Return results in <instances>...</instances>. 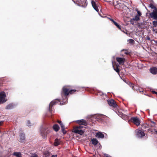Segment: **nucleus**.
Masks as SVG:
<instances>
[{"instance_id": "f257e3e1", "label": "nucleus", "mask_w": 157, "mask_h": 157, "mask_svg": "<svg viewBox=\"0 0 157 157\" xmlns=\"http://www.w3.org/2000/svg\"><path fill=\"white\" fill-rule=\"evenodd\" d=\"M69 86H64L62 89V91L61 93V96L63 98H64L67 100V96L69 94H72L75 92L77 90H70Z\"/></svg>"}, {"instance_id": "f03ea898", "label": "nucleus", "mask_w": 157, "mask_h": 157, "mask_svg": "<svg viewBox=\"0 0 157 157\" xmlns=\"http://www.w3.org/2000/svg\"><path fill=\"white\" fill-rule=\"evenodd\" d=\"M149 6L154 9L152 12L150 13V17L154 20H157V8L152 4H150Z\"/></svg>"}, {"instance_id": "7ed1b4c3", "label": "nucleus", "mask_w": 157, "mask_h": 157, "mask_svg": "<svg viewBox=\"0 0 157 157\" xmlns=\"http://www.w3.org/2000/svg\"><path fill=\"white\" fill-rule=\"evenodd\" d=\"M83 127L82 125H78L75 126L73 128L74 132L75 133L80 135L83 134L85 132V130L82 129Z\"/></svg>"}, {"instance_id": "20e7f679", "label": "nucleus", "mask_w": 157, "mask_h": 157, "mask_svg": "<svg viewBox=\"0 0 157 157\" xmlns=\"http://www.w3.org/2000/svg\"><path fill=\"white\" fill-rule=\"evenodd\" d=\"M129 121L133 123L137 126L140 125V120L137 117H132L129 120Z\"/></svg>"}, {"instance_id": "39448f33", "label": "nucleus", "mask_w": 157, "mask_h": 157, "mask_svg": "<svg viewBox=\"0 0 157 157\" xmlns=\"http://www.w3.org/2000/svg\"><path fill=\"white\" fill-rule=\"evenodd\" d=\"M6 97L5 93L2 91L0 93V104L6 102V100L5 98Z\"/></svg>"}, {"instance_id": "423d86ee", "label": "nucleus", "mask_w": 157, "mask_h": 157, "mask_svg": "<svg viewBox=\"0 0 157 157\" xmlns=\"http://www.w3.org/2000/svg\"><path fill=\"white\" fill-rule=\"evenodd\" d=\"M75 4L79 6L84 7H86L87 5L86 0H79Z\"/></svg>"}, {"instance_id": "0eeeda50", "label": "nucleus", "mask_w": 157, "mask_h": 157, "mask_svg": "<svg viewBox=\"0 0 157 157\" xmlns=\"http://www.w3.org/2000/svg\"><path fill=\"white\" fill-rule=\"evenodd\" d=\"M136 10L137 11V13L135 15L134 17L133 18L136 20V21H138L140 20V17L142 15V13L137 9Z\"/></svg>"}, {"instance_id": "6e6552de", "label": "nucleus", "mask_w": 157, "mask_h": 157, "mask_svg": "<svg viewBox=\"0 0 157 157\" xmlns=\"http://www.w3.org/2000/svg\"><path fill=\"white\" fill-rule=\"evenodd\" d=\"M76 122L79 124V125L86 126L87 124L86 121L84 119L79 120L76 121Z\"/></svg>"}, {"instance_id": "1a4fd4ad", "label": "nucleus", "mask_w": 157, "mask_h": 157, "mask_svg": "<svg viewBox=\"0 0 157 157\" xmlns=\"http://www.w3.org/2000/svg\"><path fill=\"white\" fill-rule=\"evenodd\" d=\"M110 4L113 5L115 6V8L117 9H119L120 8V6L121 5V3L118 2L117 0H113V3H112L110 2Z\"/></svg>"}, {"instance_id": "9d476101", "label": "nucleus", "mask_w": 157, "mask_h": 157, "mask_svg": "<svg viewBox=\"0 0 157 157\" xmlns=\"http://www.w3.org/2000/svg\"><path fill=\"white\" fill-rule=\"evenodd\" d=\"M107 102L109 105L112 106L114 108H116L117 105L114 100L113 99H111L107 100Z\"/></svg>"}, {"instance_id": "9b49d317", "label": "nucleus", "mask_w": 157, "mask_h": 157, "mask_svg": "<svg viewBox=\"0 0 157 157\" xmlns=\"http://www.w3.org/2000/svg\"><path fill=\"white\" fill-rule=\"evenodd\" d=\"M59 100H54L52 101L49 104V111L51 113L52 109V106L56 105V103H58V102H59Z\"/></svg>"}, {"instance_id": "f8f14e48", "label": "nucleus", "mask_w": 157, "mask_h": 157, "mask_svg": "<svg viewBox=\"0 0 157 157\" xmlns=\"http://www.w3.org/2000/svg\"><path fill=\"white\" fill-rule=\"evenodd\" d=\"M116 60L120 64L122 65L124 64L125 61L124 58L118 57L116 58Z\"/></svg>"}, {"instance_id": "ddd939ff", "label": "nucleus", "mask_w": 157, "mask_h": 157, "mask_svg": "<svg viewBox=\"0 0 157 157\" xmlns=\"http://www.w3.org/2000/svg\"><path fill=\"white\" fill-rule=\"evenodd\" d=\"M91 4L94 10L98 12L99 11V9L98 8V6L97 4L94 2V1H92Z\"/></svg>"}, {"instance_id": "4468645a", "label": "nucleus", "mask_w": 157, "mask_h": 157, "mask_svg": "<svg viewBox=\"0 0 157 157\" xmlns=\"http://www.w3.org/2000/svg\"><path fill=\"white\" fill-rule=\"evenodd\" d=\"M136 135L138 137L141 138L145 136V133L143 131L138 130L136 132Z\"/></svg>"}, {"instance_id": "2eb2a0df", "label": "nucleus", "mask_w": 157, "mask_h": 157, "mask_svg": "<svg viewBox=\"0 0 157 157\" xmlns=\"http://www.w3.org/2000/svg\"><path fill=\"white\" fill-rule=\"evenodd\" d=\"M109 19L121 30H122L121 26L118 25L117 22H115L113 19L108 18Z\"/></svg>"}, {"instance_id": "dca6fc26", "label": "nucleus", "mask_w": 157, "mask_h": 157, "mask_svg": "<svg viewBox=\"0 0 157 157\" xmlns=\"http://www.w3.org/2000/svg\"><path fill=\"white\" fill-rule=\"evenodd\" d=\"M20 137L19 142L21 143H23L25 141V137L24 133H21L20 136Z\"/></svg>"}, {"instance_id": "f3484780", "label": "nucleus", "mask_w": 157, "mask_h": 157, "mask_svg": "<svg viewBox=\"0 0 157 157\" xmlns=\"http://www.w3.org/2000/svg\"><path fill=\"white\" fill-rule=\"evenodd\" d=\"M150 72L153 74H156L157 73V68L156 67L151 68L150 69Z\"/></svg>"}, {"instance_id": "a211bd4d", "label": "nucleus", "mask_w": 157, "mask_h": 157, "mask_svg": "<svg viewBox=\"0 0 157 157\" xmlns=\"http://www.w3.org/2000/svg\"><path fill=\"white\" fill-rule=\"evenodd\" d=\"M95 136L98 138H104V135L101 132H99L96 133Z\"/></svg>"}, {"instance_id": "6ab92c4d", "label": "nucleus", "mask_w": 157, "mask_h": 157, "mask_svg": "<svg viewBox=\"0 0 157 157\" xmlns=\"http://www.w3.org/2000/svg\"><path fill=\"white\" fill-rule=\"evenodd\" d=\"M60 140L56 138L55 139L54 143V145L55 146H57L60 144Z\"/></svg>"}, {"instance_id": "aec40b11", "label": "nucleus", "mask_w": 157, "mask_h": 157, "mask_svg": "<svg viewBox=\"0 0 157 157\" xmlns=\"http://www.w3.org/2000/svg\"><path fill=\"white\" fill-rule=\"evenodd\" d=\"M59 124L60 125V127L62 129V132L64 134H66L67 132L65 130V128L64 125L63 124V123L62 122Z\"/></svg>"}, {"instance_id": "412c9836", "label": "nucleus", "mask_w": 157, "mask_h": 157, "mask_svg": "<svg viewBox=\"0 0 157 157\" xmlns=\"http://www.w3.org/2000/svg\"><path fill=\"white\" fill-rule=\"evenodd\" d=\"M53 130L56 132H58L59 129V127L57 124H54L52 127Z\"/></svg>"}, {"instance_id": "4be33fe9", "label": "nucleus", "mask_w": 157, "mask_h": 157, "mask_svg": "<svg viewBox=\"0 0 157 157\" xmlns=\"http://www.w3.org/2000/svg\"><path fill=\"white\" fill-rule=\"evenodd\" d=\"M126 82L127 84L131 87L133 90H136L134 88V85L133 84L128 81L127 82Z\"/></svg>"}, {"instance_id": "5701e85b", "label": "nucleus", "mask_w": 157, "mask_h": 157, "mask_svg": "<svg viewBox=\"0 0 157 157\" xmlns=\"http://www.w3.org/2000/svg\"><path fill=\"white\" fill-rule=\"evenodd\" d=\"M13 155L16 157H22L21 154L20 152H14L13 153Z\"/></svg>"}, {"instance_id": "b1692460", "label": "nucleus", "mask_w": 157, "mask_h": 157, "mask_svg": "<svg viewBox=\"0 0 157 157\" xmlns=\"http://www.w3.org/2000/svg\"><path fill=\"white\" fill-rule=\"evenodd\" d=\"M92 143L94 145H97L98 143V140L94 138L91 140Z\"/></svg>"}, {"instance_id": "393cba45", "label": "nucleus", "mask_w": 157, "mask_h": 157, "mask_svg": "<svg viewBox=\"0 0 157 157\" xmlns=\"http://www.w3.org/2000/svg\"><path fill=\"white\" fill-rule=\"evenodd\" d=\"M13 108V105L12 104H10L7 105L6 107V109H10Z\"/></svg>"}, {"instance_id": "a878e982", "label": "nucleus", "mask_w": 157, "mask_h": 157, "mask_svg": "<svg viewBox=\"0 0 157 157\" xmlns=\"http://www.w3.org/2000/svg\"><path fill=\"white\" fill-rule=\"evenodd\" d=\"M43 155L45 157H48L50 156V152L48 151H45L44 152Z\"/></svg>"}, {"instance_id": "bb28decb", "label": "nucleus", "mask_w": 157, "mask_h": 157, "mask_svg": "<svg viewBox=\"0 0 157 157\" xmlns=\"http://www.w3.org/2000/svg\"><path fill=\"white\" fill-rule=\"evenodd\" d=\"M41 135L43 138H46L47 137V135L45 132H41Z\"/></svg>"}, {"instance_id": "cd10ccee", "label": "nucleus", "mask_w": 157, "mask_h": 157, "mask_svg": "<svg viewBox=\"0 0 157 157\" xmlns=\"http://www.w3.org/2000/svg\"><path fill=\"white\" fill-rule=\"evenodd\" d=\"M135 21H136V20L133 18L130 20V22L131 24L132 25H134L135 23Z\"/></svg>"}, {"instance_id": "c85d7f7f", "label": "nucleus", "mask_w": 157, "mask_h": 157, "mask_svg": "<svg viewBox=\"0 0 157 157\" xmlns=\"http://www.w3.org/2000/svg\"><path fill=\"white\" fill-rule=\"evenodd\" d=\"M153 27H155L157 26V21H153L152 22Z\"/></svg>"}, {"instance_id": "c756f323", "label": "nucleus", "mask_w": 157, "mask_h": 157, "mask_svg": "<svg viewBox=\"0 0 157 157\" xmlns=\"http://www.w3.org/2000/svg\"><path fill=\"white\" fill-rule=\"evenodd\" d=\"M122 51H124V54H126L127 55H129L130 54V52H129L126 50L123 49V50H122Z\"/></svg>"}, {"instance_id": "7c9ffc66", "label": "nucleus", "mask_w": 157, "mask_h": 157, "mask_svg": "<svg viewBox=\"0 0 157 157\" xmlns=\"http://www.w3.org/2000/svg\"><path fill=\"white\" fill-rule=\"evenodd\" d=\"M128 41L129 42L130 44H134L135 42L134 40L132 39H130Z\"/></svg>"}, {"instance_id": "2f4dec72", "label": "nucleus", "mask_w": 157, "mask_h": 157, "mask_svg": "<svg viewBox=\"0 0 157 157\" xmlns=\"http://www.w3.org/2000/svg\"><path fill=\"white\" fill-rule=\"evenodd\" d=\"M52 131L51 130H48L46 131L45 132L46 134L47 135H48Z\"/></svg>"}, {"instance_id": "473e14b6", "label": "nucleus", "mask_w": 157, "mask_h": 157, "mask_svg": "<svg viewBox=\"0 0 157 157\" xmlns=\"http://www.w3.org/2000/svg\"><path fill=\"white\" fill-rule=\"evenodd\" d=\"M152 31L155 33H157V29H155L153 28L152 30Z\"/></svg>"}, {"instance_id": "72a5a7b5", "label": "nucleus", "mask_w": 157, "mask_h": 157, "mask_svg": "<svg viewBox=\"0 0 157 157\" xmlns=\"http://www.w3.org/2000/svg\"><path fill=\"white\" fill-rule=\"evenodd\" d=\"M118 73L119 72V69L118 67H117L115 69H114Z\"/></svg>"}, {"instance_id": "f704fd0d", "label": "nucleus", "mask_w": 157, "mask_h": 157, "mask_svg": "<svg viewBox=\"0 0 157 157\" xmlns=\"http://www.w3.org/2000/svg\"><path fill=\"white\" fill-rule=\"evenodd\" d=\"M104 157H111V156H110L108 154H104Z\"/></svg>"}, {"instance_id": "c9c22d12", "label": "nucleus", "mask_w": 157, "mask_h": 157, "mask_svg": "<svg viewBox=\"0 0 157 157\" xmlns=\"http://www.w3.org/2000/svg\"><path fill=\"white\" fill-rule=\"evenodd\" d=\"M2 80H0V87L2 86ZM1 88H0V89Z\"/></svg>"}, {"instance_id": "e433bc0d", "label": "nucleus", "mask_w": 157, "mask_h": 157, "mask_svg": "<svg viewBox=\"0 0 157 157\" xmlns=\"http://www.w3.org/2000/svg\"><path fill=\"white\" fill-rule=\"evenodd\" d=\"M73 2L75 3H76V2H78V1L79 0H72Z\"/></svg>"}, {"instance_id": "4c0bfd02", "label": "nucleus", "mask_w": 157, "mask_h": 157, "mask_svg": "<svg viewBox=\"0 0 157 157\" xmlns=\"http://www.w3.org/2000/svg\"><path fill=\"white\" fill-rule=\"evenodd\" d=\"M3 122H4L3 121H0V126H1Z\"/></svg>"}, {"instance_id": "58836bf2", "label": "nucleus", "mask_w": 157, "mask_h": 157, "mask_svg": "<svg viewBox=\"0 0 157 157\" xmlns=\"http://www.w3.org/2000/svg\"><path fill=\"white\" fill-rule=\"evenodd\" d=\"M147 39L148 40H150V37H149L148 36L147 37Z\"/></svg>"}, {"instance_id": "ea45409f", "label": "nucleus", "mask_w": 157, "mask_h": 157, "mask_svg": "<svg viewBox=\"0 0 157 157\" xmlns=\"http://www.w3.org/2000/svg\"><path fill=\"white\" fill-rule=\"evenodd\" d=\"M57 122L58 123H59V124H61V123L62 122L61 121H59V120H58V121H57Z\"/></svg>"}, {"instance_id": "a19ab883", "label": "nucleus", "mask_w": 157, "mask_h": 157, "mask_svg": "<svg viewBox=\"0 0 157 157\" xmlns=\"http://www.w3.org/2000/svg\"><path fill=\"white\" fill-rule=\"evenodd\" d=\"M57 155H53L51 157H57Z\"/></svg>"}, {"instance_id": "79ce46f5", "label": "nucleus", "mask_w": 157, "mask_h": 157, "mask_svg": "<svg viewBox=\"0 0 157 157\" xmlns=\"http://www.w3.org/2000/svg\"><path fill=\"white\" fill-rule=\"evenodd\" d=\"M152 93L153 94H156V92H155V91H152Z\"/></svg>"}, {"instance_id": "37998d69", "label": "nucleus", "mask_w": 157, "mask_h": 157, "mask_svg": "<svg viewBox=\"0 0 157 157\" xmlns=\"http://www.w3.org/2000/svg\"><path fill=\"white\" fill-rule=\"evenodd\" d=\"M31 157H38L37 155H33V156H31Z\"/></svg>"}, {"instance_id": "c03bdc74", "label": "nucleus", "mask_w": 157, "mask_h": 157, "mask_svg": "<svg viewBox=\"0 0 157 157\" xmlns=\"http://www.w3.org/2000/svg\"><path fill=\"white\" fill-rule=\"evenodd\" d=\"M140 92H143V90L142 89L140 90Z\"/></svg>"}, {"instance_id": "a18cd8bd", "label": "nucleus", "mask_w": 157, "mask_h": 157, "mask_svg": "<svg viewBox=\"0 0 157 157\" xmlns=\"http://www.w3.org/2000/svg\"><path fill=\"white\" fill-rule=\"evenodd\" d=\"M124 118H125V117L127 118V116L126 115H125V116H124Z\"/></svg>"}, {"instance_id": "49530a36", "label": "nucleus", "mask_w": 157, "mask_h": 157, "mask_svg": "<svg viewBox=\"0 0 157 157\" xmlns=\"http://www.w3.org/2000/svg\"><path fill=\"white\" fill-rule=\"evenodd\" d=\"M155 132L156 134H157V130H156L155 131Z\"/></svg>"}, {"instance_id": "de8ad7c7", "label": "nucleus", "mask_w": 157, "mask_h": 157, "mask_svg": "<svg viewBox=\"0 0 157 157\" xmlns=\"http://www.w3.org/2000/svg\"><path fill=\"white\" fill-rule=\"evenodd\" d=\"M29 121H28V124H29Z\"/></svg>"}, {"instance_id": "09e8293b", "label": "nucleus", "mask_w": 157, "mask_h": 157, "mask_svg": "<svg viewBox=\"0 0 157 157\" xmlns=\"http://www.w3.org/2000/svg\"><path fill=\"white\" fill-rule=\"evenodd\" d=\"M156 94H157V92H156Z\"/></svg>"}]
</instances>
